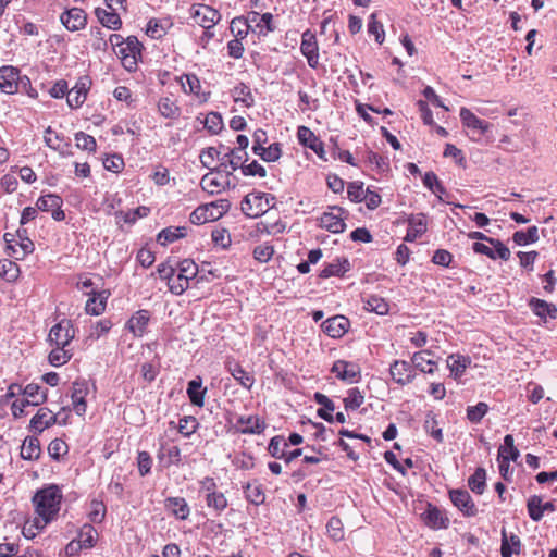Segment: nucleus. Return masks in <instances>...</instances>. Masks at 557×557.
I'll use <instances>...</instances> for the list:
<instances>
[{
  "instance_id": "obj_30",
  "label": "nucleus",
  "mask_w": 557,
  "mask_h": 557,
  "mask_svg": "<svg viewBox=\"0 0 557 557\" xmlns=\"http://www.w3.org/2000/svg\"><path fill=\"white\" fill-rule=\"evenodd\" d=\"M41 456L40 441L37 436H26L21 446V458L28 461L38 460Z\"/></svg>"
},
{
  "instance_id": "obj_38",
  "label": "nucleus",
  "mask_w": 557,
  "mask_h": 557,
  "mask_svg": "<svg viewBox=\"0 0 557 557\" xmlns=\"http://www.w3.org/2000/svg\"><path fill=\"white\" fill-rule=\"evenodd\" d=\"M252 23L259 29V34L267 35L274 30L273 15L271 13L259 15V13L252 12V16L249 17L246 26L250 28Z\"/></svg>"
},
{
  "instance_id": "obj_23",
  "label": "nucleus",
  "mask_w": 557,
  "mask_h": 557,
  "mask_svg": "<svg viewBox=\"0 0 557 557\" xmlns=\"http://www.w3.org/2000/svg\"><path fill=\"white\" fill-rule=\"evenodd\" d=\"M408 230L405 236L406 242H414L428 230L426 216L423 213L411 214L408 218Z\"/></svg>"
},
{
  "instance_id": "obj_13",
  "label": "nucleus",
  "mask_w": 557,
  "mask_h": 557,
  "mask_svg": "<svg viewBox=\"0 0 557 557\" xmlns=\"http://www.w3.org/2000/svg\"><path fill=\"white\" fill-rule=\"evenodd\" d=\"M453 505L461 511L463 517L471 518L478 515V508L469 494L463 488H455L448 492Z\"/></svg>"
},
{
  "instance_id": "obj_2",
  "label": "nucleus",
  "mask_w": 557,
  "mask_h": 557,
  "mask_svg": "<svg viewBox=\"0 0 557 557\" xmlns=\"http://www.w3.org/2000/svg\"><path fill=\"white\" fill-rule=\"evenodd\" d=\"M0 90L7 95H14L22 91L32 98L38 96L36 89L32 87L29 77L27 75H21L20 69L13 65H3L0 67Z\"/></svg>"
},
{
  "instance_id": "obj_21",
  "label": "nucleus",
  "mask_w": 557,
  "mask_h": 557,
  "mask_svg": "<svg viewBox=\"0 0 557 557\" xmlns=\"http://www.w3.org/2000/svg\"><path fill=\"white\" fill-rule=\"evenodd\" d=\"M58 422L57 416L46 407L40 408L32 418L29 423L30 431L42 433L46 429Z\"/></svg>"
},
{
  "instance_id": "obj_36",
  "label": "nucleus",
  "mask_w": 557,
  "mask_h": 557,
  "mask_svg": "<svg viewBox=\"0 0 557 557\" xmlns=\"http://www.w3.org/2000/svg\"><path fill=\"white\" fill-rule=\"evenodd\" d=\"M313 399L317 404L322 406L317 410L318 417L329 423H333L334 417L332 412L335 409L334 403L327 396L321 393H315Z\"/></svg>"
},
{
  "instance_id": "obj_26",
  "label": "nucleus",
  "mask_w": 557,
  "mask_h": 557,
  "mask_svg": "<svg viewBox=\"0 0 557 557\" xmlns=\"http://www.w3.org/2000/svg\"><path fill=\"white\" fill-rule=\"evenodd\" d=\"M459 115L466 127L478 131L481 135L485 134L491 128V124L488 122L479 119L467 108H461Z\"/></svg>"
},
{
  "instance_id": "obj_34",
  "label": "nucleus",
  "mask_w": 557,
  "mask_h": 557,
  "mask_svg": "<svg viewBox=\"0 0 557 557\" xmlns=\"http://www.w3.org/2000/svg\"><path fill=\"white\" fill-rule=\"evenodd\" d=\"M394 383H406L411 379H414L412 373V366L407 361H395L389 369Z\"/></svg>"
},
{
  "instance_id": "obj_57",
  "label": "nucleus",
  "mask_w": 557,
  "mask_h": 557,
  "mask_svg": "<svg viewBox=\"0 0 557 557\" xmlns=\"http://www.w3.org/2000/svg\"><path fill=\"white\" fill-rule=\"evenodd\" d=\"M20 275L18 265L11 260L4 259L0 261V276L8 282L15 281Z\"/></svg>"
},
{
  "instance_id": "obj_54",
  "label": "nucleus",
  "mask_w": 557,
  "mask_h": 557,
  "mask_svg": "<svg viewBox=\"0 0 557 557\" xmlns=\"http://www.w3.org/2000/svg\"><path fill=\"white\" fill-rule=\"evenodd\" d=\"M181 85L184 92L195 95L198 98L201 97V83L195 74H185L181 78Z\"/></svg>"
},
{
  "instance_id": "obj_61",
  "label": "nucleus",
  "mask_w": 557,
  "mask_h": 557,
  "mask_svg": "<svg viewBox=\"0 0 557 557\" xmlns=\"http://www.w3.org/2000/svg\"><path fill=\"white\" fill-rule=\"evenodd\" d=\"M199 428V422L197 419L193 416H185L180 419L178 421V432L185 436L189 437L193 435L197 429Z\"/></svg>"
},
{
  "instance_id": "obj_41",
  "label": "nucleus",
  "mask_w": 557,
  "mask_h": 557,
  "mask_svg": "<svg viewBox=\"0 0 557 557\" xmlns=\"http://www.w3.org/2000/svg\"><path fill=\"white\" fill-rule=\"evenodd\" d=\"M363 308L369 312L384 315L388 313L389 305L384 298L377 295H369L363 298Z\"/></svg>"
},
{
  "instance_id": "obj_60",
  "label": "nucleus",
  "mask_w": 557,
  "mask_h": 557,
  "mask_svg": "<svg viewBox=\"0 0 557 557\" xmlns=\"http://www.w3.org/2000/svg\"><path fill=\"white\" fill-rule=\"evenodd\" d=\"M72 351L66 349V346H55L49 354V362L52 366H61L66 363L72 358Z\"/></svg>"
},
{
  "instance_id": "obj_58",
  "label": "nucleus",
  "mask_w": 557,
  "mask_h": 557,
  "mask_svg": "<svg viewBox=\"0 0 557 557\" xmlns=\"http://www.w3.org/2000/svg\"><path fill=\"white\" fill-rule=\"evenodd\" d=\"M107 515V506L100 499H92L90 502V511L88 518L92 523L103 522Z\"/></svg>"
},
{
  "instance_id": "obj_25",
  "label": "nucleus",
  "mask_w": 557,
  "mask_h": 557,
  "mask_svg": "<svg viewBox=\"0 0 557 557\" xmlns=\"http://www.w3.org/2000/svg\"><path fill=\"white\" fill-rule=\"evenodd\" d=\"M502 543H500V555L502 557H512L513 555H519L521 552V540L520 537L511 533L507 534L506 528H502Z\"/></svg>"
},
{
  "instance_id": "obj_35",
  "label": "nucleus",
  "mask_w": 557,
  "mask_h": 557,
  "mask_svg": "<svg viewBox=\"0 0 557 557\" xmlns=\"http://www.w3.org/2000/svg\"><path fill=\"white\" fill-rule=\"evenodd\" d=\"M95 15L103 27L112 30H119L122 27V20L116 11H107L101 8L95 10Z\"/></svg>"
},
{
  "instance_id": "obj_27",
  "label": "nucleus",
  "mask_w": 557,
  "mask_h": 557,
  "mask_svg": "<svg viewBox=\"0 0 557 557\" xmlns=\"http://www.w3.org/2000/svg\"><path fill=\"white\" fill-rule=\"evenodd\" d=\"M164 506L177 520H186L189 517L190 508L184 497H168Z\"/></svg>"
},
{
  "instance_id": "obj_45",
  "label": "nucleus",
  "mask_w": 557,
  "mask_h": 557,
  "mask_svg": "<svg viewBox=\"0 0 557 557\" xmlns=\"http://www.w3.org/2000/svg\"><path fill=\"white\" fill-rule=\"evenodd\" d=\"M431 355L429 350L416 352L412 357V364L422 373H433L437 364L428 358Z\"/></svg>"
},
{
  "instance_id": "obj_3",
  "label": "nucleus",
  "mask_w": 557,
  "mask_h": 557,
  "mask_svg": "<svg viewBox=\"0 0 557 557\" xmlns=\"http://www.w3.org/2000/svg\"><path fill=\"white\" fill-rule=\"evenodd\" d=\"M275 196L261 191H253L245 196L242 201V211L248 218H258L275 206Z\"/></svg>"
},
{
  "instance_id": "obj_20",
  "label": "nucleus",
  "mask_w": 557,
  "mask_h": 557,
  "mask_svg": "<svg viewBox=\"0 0 557 557\" xmlns=\"http://www.w3.org/2000/svg\"><path fill=\"white\" fill-rule=\"evenodd\" d=\"M247 160V157L239 153L236 149H231L228 152L224 153L220 159V164L218 168L213 169L219 174L224 173L227 176L232 174L233 171H236L240 168L242 164Z\"/></svg>"
},
{
  "instance_id": "obj_43",
  "label": "nucleus",
  "mask_w": 557,
  "mask_h": 557,
  "mask_svg": "<svg viewBox=\"0 0 557 557\" xmlns=\"http://www.w3.org/2000/svg\"><path fill=\"white\" fill-rule=\"evenodd\" d=\"M98 536L97 530L90 523H85L77 535L76 541L84 547V549H90L96 545Z\"/></svg>"
},
{
  "instance_id": "obj_24",
  "label": "nucleus",
  "mask_w": 557,
  "mask_h": 557,
  "mask_svg": "<svg viewBox=\"0 0 557 557\" xmlns=\"http://www.w3.org/2000/svg\"><path fill=\"white\" fill-rule=\"evenodd\" d=\"M88 78H81L72 89H67V104L72 109L79 108L86 100L88 92Z\"/></svg>"
},
{
  "instance_id": "obj_32",
  "label": "nucleus",
  "mask_w": 557,
  "mask_h": 557,
  "mask_svg": "<svg viewBox=\"0 0 557 557\" xmlns=\"http://www.w3.org/2000/svg\"><path fill=\"white\" fill-rule=\"evenodd\" d=\"M529 306L533 313L541 319H555L557 317V307L554 304L532 297L529 301Z\"/></svg>"
},
{
  "instance_id": "obj_7",
  "label": "nucleus",
  "mask_w": 557,
  "mask_h": 557,
  "mask_svg": "<svg viewBox=\"0 0 557 557\" xmlns=\"http://www.w3.org/2000/svg\"><path fill=\"white\" fill-rule=\"evenodd\" d=\"M191 17L199 26L205 28V36L211 39L214 36L211 28L220 21L221 14L210 5L194 4L191 7Z\"/></svg>"
},
{
  "instance_id": "obj_49",
  "label": "nucleus",
  "mask_w": 557,
  "mask_h": 557,
  "mask_svg": "<svg viewBox=\"0 0 557 557\" xmlns=\"http://www.w3.org/2000/svg\"><path fill=\"white\" fill-rule=\"evenodd\" d=\"M206 504L209 508L213 509L218 515L224 511L228 505L227 498L222 492H212L206 495Z\"/></svg>"
},
{
  "instance_id": "obj_9",
  "label": "nucleus",
  "mask_w": 557,
  "mask_h": 557,
  "mask_svg": "<svg viewBox=\"0 0 557 557\" xmlns=\"http://www.w3.org/2000/svg\"><path fill=\"white\" fill-rule=\"evenodd\" d=\"M268 424L258 414H240L236 418L234 429L236 433L245 435H260L262 434Z\"/></svg>"
},
{
  "instance_id": "obj_10",
  "label": "nucleus",
  "mask_w": 557,
  "mask_h": 557,
  "mask_svg": "<svg viewBox=\"0 0 557 557\" xmlns=\"http://www.w3.org/2000/svg\"><path fill=\"white\" fill-rule=\"evenodd\" d=\"M347 212L338 206L330 207V211L324 212L320 218V226L331 233H342L345 231L344 222Z\"/></svg>"
},
{
  "instance_id": "obj_8",
  "label": "nucleus",
  "mask_w": 557,
  "mask_h": 557,
  "mask_svg": "<svg viewBox=\"0 0 557 557\" xmlns=\"http://www.w3.org/2000/svg\"><path fill=\"white\" fill-rule=\"evenodd\" d=\"M226 201L222 200L220 205L218 202H211L202 205L196 208L189 215V221L193 224L200 225L210 221H215L222 216L227 210Z\"/></svg>"
},
{
  "instance_id": "obj_40",
  "label": "nucleus",
  "mask_w": 557,
  "mask_h": 557,
  "mask_svg": "<svg viewBox=\"0 0 557 557\" xmlns=\"http://www.w3.org/2000/svg\"><path fill=\"white\" fill-rule=\"evenodd\" d=\"M187 235L186 226H170L163 228L157 236V240L160 245L165 246L177 239L184 238Z\"/></svg>"
},
{
  "instance_id": "obj_29",
  "label": "nucleus",
  "mask_w": 557,
  "mask_h": 557,
  "mask_svg": "<svg viewBox=\"0 0 557 557\" xmlns=\"http://www.w3.org/2000/svg\"><path fill=\"white\" fill-rule=\"evenodd\" d=\"M172 25L170 17L150 18L147 23L146 34L152 39H161L168 34Z\"/></svg>"
},
{
  "instance_id": "obj_19",
  "label": "nucleus",
  "mask_w": 557,
  "mask_h": 557,
  "mask_svg": "<svg viewBox=\"0 0 557 557\" xmlns=\"http://www.w3.org/2000/svg\"><path fill=\"white\" fill-rule=\"evenodd\" d=\"M9 389L22 392V398L33 407L42 404L47 398L45 385H9Z\"/></svg>"
},
{
  "instance_id": "obj_39",
  "label": "nucleus",
  "mask_w": 557,
  "mask_h": 557,
  "mask_svg": "<svg viewBox=\"0 0 557 557\" xmlns=\"http://www.w3.org/2000/svg\"><path fill=\"white\" fill-rule=\"evenodd\" d=\"M242 487H243V492L245 495V499L248 503H250L255 506H260V505L264 504L265 493H264L262 484H251L248 482V483L244 484Z\"/></svg>"
},
{
  "instance_id": "obj_47",
  "label": "nucleus",
  "mask_w": 557,
  "mask_h": 557,
  "mask_svg": "<svg viewBox=\"0 0 557 557\" xmlns=\"http://www.w3.org/2000/svg\"><path fill=\"white\" fill-rule=\"evenodd\" d=\"M520 453L515 446V438L511 434H507L504 437V444L498 448V456L499 458H507L508 462L510 461H517L519 458Z\"/></svg>"
},
{
  "instance_id": "obj_12",
  "label": "nucleus",
  "mask_w": 557,
  "mask_h": 557,
  "mask_svg": "<svg viewBox=\"0 0 557 557\" xmlns=\"http://www.w3.org/2000/svg\"><path fill=\"white\" fill-rule=\"evenodd\" d=\"M74 337L75 329L72 321L69 319H63L58 324L53 325L48 335V339L51 344L66 347Z\"/></svg>"
},
{
  "instance_id": "obj_1",
  "label": "nucleus",
  "mask_w": 557,
  "mask_h": 557,
  "mask_svg": "<svg viewBox=\"0 0 557 557\" xmlns=\"http://www.w3.org/2000/svg\"><path fill=\"white\" fill-rule=\"evenodd\" d=\"M63 499L60 487L55 484H49L38 490L33 496L35 511L42 519L44 523H50L58 512Z\"/></svg>"
},
{
  "instance_id": "obj_15",
  "label": "nucleus",
  "mask_w": 557,
  "mask_h": 557,
  "mask_svg": "<svg viewBox=\"0 0 557 557\" xmlns=\"http://www.w3.org/2000/svg\"><path fill=\"white\" fill-rule=\"evenodd\" d=\"M63 199L55 194H48L41 196L36 201L37 210L42 212H51L52 219L55 221H63L65 213L62 210Z\"/></svg>"
},
{
  "instance_id": "obj_18",
  "label": "nucleus",
  "mask_w": 557,
  "mask_h": 557,
  "mask_svg": "<svg viewBox=\"0 0 557 557\" xmlns=\"http://www.w3.org/2000/svg\"><path fill=\"white\" fill-rule=\"evenodd\" d=\"M60 21L62 25L70 32L84 29L87 25V14L81 8H72L64 11Z\"/></svg>"
},
{
  "instance_id": "obj_50",
  "label": "nucleus",
  "mask_w": 557,
  "mask_h": 557,
  "mask_svg": "<svg viewBox=\"0 0 557 557\" xmlns=\"http://www.w3.org/2000/svg\"><path fill=\"white\" fill-rule=\"evenodd\" d=\"M288 447L283 435L273 436L268 444V453L275 459H282L285 456V450Z\"/></svg>"
},
{
  "instance_id": "obj_22",
  "label": "nucleus",
  "mask_w": 557,
  "mask_h": 557,
  "mask_svg": "<svg viewBox=\"0 0 557 557\" xmlns=\"http://www.w3.org/2000/svg\"><path fill=\"white\" fill-rule=\"evenodd\" d=\"M350 325V322L344 315H334L322 323L325 334L333 338L342 337Z\"/></svg>"
},
{
  "instance_id": "obj_56",
  "label": "nucleus",
  "mask_w": 557,
  "mask_h": 557,
  "mask_svg": "<svg viewBox=\"0 0 557 557\" xmlns=\"http://www.w3.org/2000/svg\"><path fill=\"white\" fill-rule=\"evenodd\" d=\"M149 212H150V209L148 207L140 206L133 211H128V212L119 211L115 213V216H116L117 221H123L125 223L133 224L139 218L147 216L149 214Z\"/></svg>"
},
{
  "instance_id": "obj_46",
  "label": "nucleus",
  "mask_w": 557,
  "mask_h": 557,
  "mask_svg": "<svg viewBox=\"0 0 557 557\" xmlns=\"http://www.w3.org/2000/svg\"><path fill=\"white\" fill-rule=\"evenodd\" d=\"M78 388H74L72 393L73 409L76 414L84 416L86 413L87 404L85 397L88 394V385H77Z\"/></svg>"
},
{
  "instance_id": "obj_55",
  "label": "nucleus",
  "mask_w": 557,
  "mask_h": 557,
  "mask_svg": "<svg viewBox=\"0 0 557 557\" xmlns=\"http://www.w3.org/2000/svg\"><path fill=\"white\" fill-rule=\"evenodd\" d=\"M513 242L519 246H525L539 240V230L536 226H531L524 231H517L512 236Z\"/></svg>"
},
{
  "instance_id": "obj_14",
  "label": "nucleus",
  "mask_w": 557,
  "mask_h": 557,
  "mask_svg": "<svg viewBox=\"0 0 557 557\" xmlns=\"http://www.w3.org/2000/svg\"><path fill=\"white\" fill-rule=\"evenodd\" d=\"M300 52L307 59L311 69L319 66V45L315 34L310 29L301 34Z\"/></svg>"
},
{
  "instance_id": "obj_48",
  "label": "nucleus",
  "mask_w": 557,
  "mask_h": 557,
  "mask_svg": "<svg viewBox=\"0 0 557 557\" xmlns=\"http://www.w3.org/2000/svg\"><path fill=\"white\" fill-rule=\"evenodd\" d=\"M423 428L430 436H432L437 443H443L444 435L441 428L437 426L436 416L433 411H429L425 416Z\"/></svg>"
},
{
  "instance_id": "obj_62",
  "label": "nucleus",
  "mask_w": 557,
  "mask_h": 557,
  "mask_svg": "<svg viewBox=\"0 0 557 557\" xmlns=\"http://www.w3.org/2000/svg\"><path fill=\"white\" fill-rule=\"evenodd\" d=\"M69 453V446L62 438H54L48 445V454L51 459L59 461L60 458Z\"/></svg>"
},
{
  "instance_id": "obj_11",
  "label": "nucleus",
  "mask_w": 557,
  "mask_h": 557,
  "mask_svg": "<svg viewBox=\"0 0 557 557\" xmlns=\"http://www.w3.org/2000/svg\"><path fill=\"white\" fill-rule=\"evenodd\" d=\"M420 519L431 530L447 529L449 527V518L445 510H441L432 503H426V508L420 515Z\"/></svg>"
},
{
  "instance_id": "obj_51",
  "label": "nucleus",
  "mask_w": 557,
  "mask_h": 557,
  "mask_svg": "<svg viewBox=\"0 0 557 557\" xmlns=\"http://www.w3.org/2000/svg\"><path fill=\"white\" fill-rule=\"evenodd\" d=\"M527 510L532 521H541L544 516V510L542 507V497L539 495L530 496L527 500Z\"/></svg>"
},
{
  "instance_id": "obj_16",
  "label": "nucleus",
  "mask_w": 557,
  "mask_h": 557,
  "mask_svg": "<svg viewBox=\"0 0 557 557\" xmlns=\"http://www.w3.org/2000/svg\"><path fill=\"white\" fill-rule=\"evenodd\" d=\"M331 372L341 381L358 383L361 380V369L355 362L337 360L333 363Z\"/></svg>"
},
{
  "instance_id": "obj_4",
  "label": "nucleus",
  "mask_w": 557,
  "mask_h": 557,
  "mask_svg": "<svg viewBox=\"0 0 557 557\" xmlns=\"http://www.w3.org/2000/svg\"><path fill=\"white\" fill-rule=\"evenodd\" d=\"M3 239L7 243V252L16 260L24 259L35 249L34 243L28 238L25 228H18L15 234L5 233Z\"/></svg>"
},
{
  "instance_id": "obj_63",
  "label": "nucleus",
  "mask_w": 557,
  "mask_h": 557,
  "mask_svg": "<svg viewBox=\"0 0 557 557\" xmlns=\"http://www.w3.org/2000/svg\"><path fill=\"white\" fill-rule=\"evenodd\" d=\"M297 137L300 144L315 149V145H320V140L314 133L307 126H299L297 129Z\"/></svg>"
},
{
  "instance_id": "obj_59",
  "label": "nucleus",
  "mask_w": 557,
  "mask_h": 557,
  "mask_svg": "<svg viewBox=\"0 0 557 557\" xmlns=\"http://www.w3.org/2000/svg\"><path fill=\"white\" fill-rule=\"evenodd\" d=\"M368 33L369 35H373L375 38V41L377 44H383L385 39V32L383 28V24L377 21V14L372 13L368 21Z\"/></svg>"
},
{
  "instance_id": "obj_37",
  "label": "nucleus",
  "mask_w": 557,
  "mask_h": 557,
  "mask_svg": "<svg viewBox=\"0 0 557 557\" xmlns=\"http://www.w3.org/2000/svg\"><path fill=\"white\" fill-rule=\"evenodd\" d=\"M107 299L108 293L106 290L94 292L86 302V312L92 315H100L106 310Z\"/></svg>"
},
{
  "instance_id": "obj_5",
  "label": "nucleus",
  "mask_w": 557,
  "mask_h": 557,
  "mask_svg": "<svg viewBox=\"0 0 557 557\" xmlns=\"http://www.w3.org/2000/svg\"><path fill=\"white\" fill-rule=\"evenodd\" d=\"M125 41L126 44L115 50V53L121 59L123 67L128 72H134L141 58L143 45L136 36H128Z\"/></svg>"
},
{
  "instance_id": "obj_64",
  "label": "nucleus",
  "mask_w": 557,
  "mask_h": 557,
  "mask_svg": "<svg viewBox=\"0 0 557 557\" xmlns=\"http://www.w3.org/2000/svg\"><path fill=\"white\" fill-rule=\"evenodd\" d=\"M326 532L332 540L341 541L344 537L342 520L336 516L331 517L326 523Z\"/></svg>"
},
{
  "instance_id": "obj_33",
  "label": "nucleus",
  "mask_w": 557,
  "mask_h": 557,
  "mask_svg": "<svg viewBox=\"0 0 557 557\" xmlns=\"http://www.w3.org/2000/svg\"><path fill=\"white\" fill-rule=\"evenodd\" d=\"M471 364V359L468 356L453 354L447 358V367L450 375L457 380L462 375L465 370Z\"/></svg>"
},
{
  "instance_id": "obj_6",
  "label": "nucleus",
  "mask_w": 557,
  "mask_h": 557,
  "mask_svg": "<svg viewBox=\"0 0 557 557\" xmlns=\"http://www.w3.org/2000/svg\"><path fill=\"white\" fill-rule=\"evenodd\" d=\"M198 267L190 259H184L177 263V273L171 282V293L182 295L189 286V281L197 275Z\"/></svg>"
},
{
  "instance_id": "obj_42",
  "label": "nucleus",
  "mask_w": 557,
  "mask_h": 557,
  "mask_svg": "<svg viewBox=\"0 0 557 557\" xmlns=\"http://www.w3.org/2000/svg\"><path fill=\"white\" fill-rule=\"evenodd\" d=\"M158 111L165 119H177L181 115V108L171 97H162L158 101Z\"/></svg>"
},
{
  "instance_id": "obj_28",
  "label": "nucleus",
  "mask_w": 557,
  "mask_h": 557,
  "mask_svg": "<svg viewBox=\"0 0 557 557\" xmlns=\"http://www.w3.org/2000/svg\"><path fill=\"white\" fill-rule=\"evenodd\" d=\"M149 320V311L139 310L127 321V329L134 334V336L141 337L146 333Z\"/></svg>"
},
{
  "instance_id": "obj_44",
  "label": "nucleus",
  "mask_w": 557,
  "mask_h": 557,
  "mask_svg": "<svg viewBox=\"0 0 557 557\" xmlns=\"http://www.w3.org/2000/svg\"><path fill=\"white\" fill-rule=\"evenodd\" d=\"M469 488L476 495H482L486 487V470L478 467L468 479Z\"/></svg>"
},
{
  "instance_id": "obj_53",
  "label": "nucleus",
  "mask_w": 557,
  "mask_h": 557,
  "mask_svg": "<svg viewBox=\"0 0 557 557\" xmlns=\"http://www.w3.org/2000/svg\"><path fill=\"white\" fill-rule=\"evenodd\" d=\"M232 96L234 98V101H236V102L240 101V102L245 103V106L248 108L251 107L255 102L249 86H247L244 83L237 84L232 89Z\"/></svg>"
},
{
  "instance_id": "obj_17",
  "label": "nucleus",
  "mask_w": 557,
  "mask_h": 557,
  "mask_svg": "<svg viewBox=\"0 0 557 557\" xmlns=\"http://www.w3.org/2000/svg\"><path fill=\"white\" fill-rule=\"evenodd\" d=\"M157 458L159 463L165 469L172 466L180 467L182 465L181 448L168 442L160 443Z\"/></svg>"
},
{
  "instance_id": "obj_52",
  "label": "nucleus",
  "mask_w": 557,
  "mask_h": 557,
  "mask_svg": "<svg viewBox=\"0 0 557 557\" xmlns=\"http://www.w3.org/2000/svg\"><path fill=\"white\" fill-rule=\"evenodd\" d=\"M488 410H490V407L486 403L479 401L474 406L467 407L466 417L469 420V422H471L473 424H478L482 421V419L485 417V414L488 412Z\"/></svg>"
},
{
  "instance_id": "obj_31",
  "label": "nucleus",
  "mask_w": 557,
  "mask_h": 557,
  "mask_svg": "<svg viewBox=\"0 0 557 557\" xmlns=\"http://www.w3.org/2000/svg\"><path fill=\"white\" fill-rule=\"evenodd\" d=\"M350 270V263L348 259H336L330 263H326L321 270L319 276L321 278H329L332 276H343Z\"/></svg>"
}]
</instances>
